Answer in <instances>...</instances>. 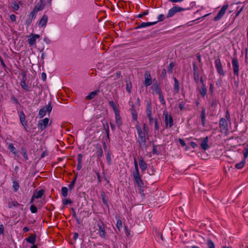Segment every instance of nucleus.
Instances as JSON below:
<instances>
[{
  "instance_id": "f257e3e1",
  "label": "nucleus",
  "mask_w": 248,
  "mask_h": 248,
  "mask_svg": "<svg viewBox=\"0 0 248 248\" xmlns=\"http://www.w3.org/2000/svg\"><path fill=\"white\" fill-rule=\"evenodd\" d=\"M93 231L91 229V232L98 231L99 236L103 238H106L107 232L105 231V227L104 223L100 220L95 221L93 224Z\"/></svg>"
},
{
  "instance_id": "f03ea898",
  "label": "nucleus",
  "mask_w": 248,
  "mask_h": 248,
  "mask_svg": "<svg viewBox=\"0 0 248 248\" xmlns=\"http://www.w3.org/2000/svg\"><path fill=\"white\" fill-rule=\"evenodd\" d=\"M136 128L137 130L138 134V142L140 144V147L143 150L146 147V135L147 134L146 132H143L139 124L136 125Z\"/></svg>"
},
{
  "instance_id": "7ed1b4c3",
  "label": "nucleus",
  "mask_w": 248,
  "mask_h": 248,
  "mask_svg": "<svg viewBox=\"0 0 248 248\" xmlns=\"http://www.w3.org/2000/svg\"><path fill=\"white\" fill-rule=\"evenodd\" d=\"M52 109V106H51V103H49L47 106H44L39 111V115L40 118L45 116L47 112L49 113L51 111Z\"/></svg>"
},
{
  "instance_id": "20e7f679",
  "label": "nucleus",
  "mask_w": 248,
  "mask_h": 248,
  "mask_svg": "<svg viewBox=\"0 0 248 248\" xmlns=\"http://www.w3.org/2000/svg\"><path fill=\"white\" fill-rule=\"evenodd\" d=\"M185 10V9L180 7L174 6L170 10H169L168 13L167 14V17L170 18L173 15H174V14H176V13L183 11Z\"/></svg>"
},
{
  "instance_id": "39448f33",
  "label": "nucleus",
  "mask_w": 248,
  "mask_h": 248,
  "mask_svg": "<svg viewBox=\"0 0 248 248\" xmlns=\"http://www.w3.org/2000/svg\"><path fill=\"white\" fill-rule=\"evenodd\" d=\"M215 65L218 73L222 76H224L225 74L222 67L221 62L219 59H217L215 60Z\"/></svg>"
},
{
  "instance_id": "423d86ee",
  "label": "nucleus",
  "mask_w": 248,
  "mask_h": 248,
  "mask_svg": "<svg viewBox=\"0 0 248 248\" xmlns=\"http://www.w3.org/2000/svg\"><path fill=\"white\" fill-rule=\"evenodd\" d=\"M163 115L165 118V124L166 126H169L170 127H171L173 124V121L172 117L170 115H168L167 111H164Z\"/></svg>"
},
{
  "instance_id": "0eeeda50",
  "label": "nucleus",
  "mask_w": 248,
  "mask_h": 248,
  "mask_svg": "<svg viewBox=\"0 0 248 248\" xmlns=\"http://www.w3.org/2000/svg\"><path fill=\"white\" fill-rule=\"evenodd\" d=\"M228 7V4H225L222 6V7L221 8V9L218 12L217 16L215 17L214 20L215 21H218L219 20L222 16L224 15L226 10L227 9Z\"/></svg>"
},
{
  "instance_id": "6e6552de",
  "label": "nucleus",
  "mask_w": 248,
  "mask_h": 248,
  "mask_svg": "<svg viewBox=\"0 0 248 248\" xmlns=\"http://www.w3.org/2000/svg\"><path fill=\"white\" fill-rule=\"evenodd\" d=\"M232 65L233 67V74L234 75L238 76L239 74V62L236 58H233L232 60Z\"/></svg>"
},
{
  "instance_id": "1a4fd4ad",
  "label": "nucleus",
  "mask_w": 248,
  "mask_h": 248,
  "mask_svg": "<svg viewBox=\"0 0 248 248\" xmlns=\"http://www.w3.org/2000/svg\"><path fill=\"white\" fill-rule=\"evenodd\" d=\"M219 127L221 132H226L228 131V124L225 118H221L220 120Z\"/></svg>"
},
{
  "instance_id": "9d476101",
  "label": "nucleus",
  "mask_w": 248,
  "mask_h": 248,
  "mask_svg": "<svg viewBox=\"0 0 248 248\" xmlns=\"http://www.w3.org/2000/svg\"><path fill=\"white\" fill-rule=\"evenodd\" d=\"M49 123V119L47 118H46L43 120H41L39 121L38 126L39 129L41 130H44Z\"/></svg>"
},
{
  "instance_id": "9b49d317",
  "label": "nucleus",
  "mask_w": 248,
  "mask_h": 248,
  "mask_svg": "<svg viewBox=\"0 0 248 248\" xmlns=\"http://www.w3.org/2000/svg\"><path fill=\"white\" fill-rule=\"evenodd\" d=\"M44 192L45 191L43 189H41V190H39L38 191H34L33 195H32L31 199V203H33L35 199H39V198H41L43 196V195H44Z\"/></svg>"
},
{
  "instance_id": "f8f14e48",
  "label": "nucleus",
  "mask_w": 248,
  "mask_h": 248,
  "mask_svg": "<svg viewBox=\"0 0 248 248\" xmlns=\"http://www.w3.org/2000/svg\"><path fill=\"white\" fill-rule=\"evenodd\" d=\"M200 82L202 84V86L199 88V90L201 95L204 97L206 94L207 90L202 77L200 78Z\"/></svg>"
},
{
  "instance_id": "ddd939ff",
  "label": "nucleus",
  "mask_w": 248,
  "mask_h": 248,
  "mask_svg": "<svg viewBox=\"0 0 248 248\" xmlns=\"http://www.w3.org/2000/svg\"><path fill=\"white\" fill-rule=\"evenodd\" d=\"M144 84L146 87L149 86L152 84V79L150 74L149 72H146L144 75Z\"/></svg>"
},
{
  "instance_id": "4468645a",
  "label": "nucleus",
  "mask_w": 248,
  "mask_h": 248,
  "mask_svg": "<svg viewBox=\"0 0 248 248\" xmlns=\"http://www.w3.org/2000/svg\"><path fill=\"white\" fill-rule=\"evenodd\" d=\"M39 34H31V37L28 39V43L30 46L35 45L36 40L40 38Z\"/></svg>"
},
{
  "instance_id": "2eb2a0df",
  "label": "nucleus",
  "mask_w": 248,
  "mask_h": 248,
  "mask_svg": "<svg viewBox=\"0 0 248 248\" xmlns=\"http://www.w3.org/2000/svg\"><path fill=\"white\" fill-rule=\"evenodd\" d=\"M19 119L21 124L26 129L27 127V122L25 121V115L23 111H20L19 113Z\"/></svg>"
},
{
  "instance_id": "dca6fc26",
  "label": "nucleus",
  "mask_w": 248,
  "mask_h": 248,
  "mask_svg": "<svg viewBox=\"0 0 248 248\" xmlns=\"http://www.w3.org/2000/svg\"><path fill=\"white\" fill-rule=\"evenodd\" d=\"M48 20L47 16L44 15L39 21L38 26L40 27H45Z\"/></svg>"
},
{
  "instance_id": "f3484780",
  "label": "nucleus",
  "mask_w": 248,
  "mask_h": 248,
  "mask_svg": "<svg viewBox=\"0 0 248 248\" xmlns=\"http://www.w3.org/2000/svg\"><path fill=\"white\" fill-rule=\"evenodd\" d=\"M45 6V3L43 2L42 0H40L34 7V10H35V11L38 12L39 11L42 10L44 9Z\"/></svg>"
},
{
  "instance_id": "a211bd4d",
  "label": "nucleus",
  "mask_w": 248,
  "mask_h": 248,
  "mask_svg": "<svg viewBox=\"0 0 248 248\" xmlns=\"http://www.w3.org/2000/svg\"><path fill=\"white\" fill-rule=\"evenodd\" d=\"M208 138L207 137H206L202 141V143H201V148L204 150H206L209 148V146L208 144Z\"/></svg>"
},
{
  "instance_id": "6ab92c4d",
  "label": "nucleus",
  "mask_w": 248,
  "mask_h": 248,
  "mask_svg": "<svg viewBox=\"0 0 248 248\" xmlns=\"http://www.w3.org/2000/svg\"><path fill=\"white\" fill-rule=\"evenodd\" d=\"M146 113L147 117L152 116V106L151 103L150 101H148L146 104Z\"/></svg>"
},
{
  "instance_id": "aec40b11",
  "label": "nucleus",
  "mask_w": 248,
  "mask_h": 248,
  "mask_svg": "<svg viewBox=\"0 0 248 248\" xmlns=\"http://www.w3.org/2000/svg\"><path fill=\"white\" fill-rule=\"evenodd\" d=\"M155 91H156V93L158 94L159 99L160 100V102L161 103V104L165 105V101L164 99V97L160 89L158 87H156L155 88Z\"/></svg>"
},
{
  "instance_id": "412c9836",
  "label": "nucleus",
  "mask_w": 248,
  "mask_h": 248,
  "mask_svg": "<svg viewBox=\"0 0 248 248\" xmlns=\"http://www.w3.org/2000/svg\"><path fill=\"white\" fill-rule=\"evenodd\" d=\"M174 84L173 86V92L174 94H177L179 92V83L178 79L174 78Z\"/></svg>"
},
{
  "instance_id": "4be33fe9",
  "label": "nucleus",
  "mask_w": 248,
  "mask_h": 248,
  "mask_svg": "<svg viewBox=\"0 0 248 248\" xmlns=\"http://www.w3.org/2000/svg\"><path fill=\"white\" fill-rule=\"evenodd\" d=\"M158 21L155 22H142L140 25H139L136 29H139L141 28H145L151 25H154Z\"/></svg>"
},
{
  "instance_id": "5701e85b",
  "label": "nucleus",
  "mask_w": 248,
  "mask_h": 248,
  "mask_svg": "<svg viewBox=\"0 0 248 248\" xmlns=\"http://www.w3.org/2000/svg\"><path fill=\"white\" fill-rule=\"evenodd\" d=\"M201 118L202 121V125L204 127L205 125V108H202V111L201 114Z\"/></svg>"
},
{
  "instance_id": "b1692460",
  "label": "nucleus",
  "mask_w": 248,
  "mask_h": 248,
  "mask_svg": "<svg viewBox=\"0 0 248 248\" xmlns=\"http://www.w3.org/2000/svg\"><path fill=\"white\" fill-rule=\"evenodd\" d=\"M25 240L28 243L34 245L35 242L36 235L34 234H32L30 237L26 238Z\"/></svg>"
},
{
  "instance_id": "393cba45",
  "label": "nucleus",
  "mask_w": 248,
  "mask_h": 248,
  "mask_svg": "<svg viewBox=\"0 0 248 248\" xmlns=\"http://www.w3.org/2000/svg\"><path fill=\"white\" fill-rule=\"evenodd\" d=\"M26 78H25V75H24V78H23L22 81L20 83V85L21 86L22 88L26 90V91H29V87L27 84L26 83Z\"/></svg>"
},
{
  "instance_id": "a878e982",
  "label": "nucleus",
  "mask_w": 248,
  "mask_h": 248,
  "mask_svg": "<svg viewBox=\"0 0 248 248\" xmlns=\"http://www.w3.org/2000/svg\"><path fill=\"white\" fill-rule=\"evenodd\" d=\"M98 91H95L90 93L86 97V99L87 100H91L95 97V96L97 94Z\"/></svg>"
},
{
  "instance_id": "bb28decb",
  "label": "nucleus",
  "mask_w": 248,
  "mask_h": 248,
  "mask_svg": "<svg viewBox=\"0 0 248 248\" xmlns=\"http://www.w3.org/2000/svg\"><path fill=\"white\" fill-rule=\"evenodd\" d=\"M72 187H70L69 189L67 187H62V194L64 197H66L68 196V191H70Z\"/></svg>"
},
{
  "instance_id": "cd10ccee",
  "label": "nucleus",
  "mask_w": 248,
  "mask_h": 248,
  "mask_svg": "<svg viewBox=\"0 0 248 248\" xmlns=\"http://www.w3.org/2000/svg\"><path fill=\"white\" fill-rule=\"evenodd\" d=\"M140 168L142 170H144L147 168V165L143 159H141L139 162Z\"/></svg>"
},
{
  "instance_id": "c85d7f7f",
  "label": "nucleus",
  "mask_w": 248,
  "mask_h": 248,
  "mask_svg": "<svg viewBox=\"0 0 248 248\" xmlns=\"http://www.w3.org/2000/svg\"><path fill=\"white\" fill-rule=\"evenodd\" d=\"M115 118H116V122L118 125H121V117L119 114V111H117L115 112Z\"/></svg>"
},
{
  "instance_id": "c756f323",
  "label": "nucleus",
  "mask_w": 248,
  "mask_h": 248,
  "mask_svg": "<svg viewBox=\"0 0 248 248\" xmlns=\"http://www.w3.org/2000/svg\"><path fill=\"white\" fill-rule=\"evenodd\" d=\"M134 175L135 180L137 185L139 186H140L142 184V182H141V179L140 178V175L138 174V175Z\"/></svg>"
},
{
  "instance_id": "7c9ffc66",
  "label": "nucleus",
  "mask_w": 248,
  "mask_h": 248,
  "mask_svg": "<svg viewBox=\"0 0 248 248\" xmlns=\"http://www.w3.org/2000/svg\"><path fill=\"white\" fill-rule=\"evenodd\" d=\"M8 148L11 152H12L15 155H16L17 153L16 150V148L14 146L13 144H12V143L9 144L8 145Z\"/></svg>"
},
{
  "instance_id": "2f4dec72",
  "label": "nucleus",
  "mask_w": 248,
  "mask_h": 248,
  "mask_svg": "<svg viewBox=\"0 0 248 248\" xmlns=\"http://www.w3.org/2000/svg\"><path fill=\"white\" fill-rule=\"evenodd\" d=\"M21 154L23 155L25 160L26 161L28 159V155L27 153V151H26V149L24 147H22L21 148Z\"/></svg>"
},
{
  "instance_id": "473e14b6",
  "label": "nucleus",
  "mask_w": 248,
  "mask_h": 248,
  "mask_svg": "<svg viewBox=\"0 0 248 248\" xmlns=\"http://www.w3.org/2000/svg\"><path fill=\"white\" fill-rule=\"evenodd\" d=\"M207 248H215V245L214 242L210 239H208L206 243Z\"/></svg>"
},
{
  "instance_id": "72a5a7b5",
  "label": "nucleus",
  "mask_w": 248,
  "mask_h": 248,
  "mask_svg": "<svg viewBox=\"0 0 248 248\" xmlns=\"http://www.w3.org/2000/svg\"><path fill=\"white\" fill-rule=\"evenodd\" d=\"M245 160H246V159H245L244 158V159L241 162H240L239 163L236 164V165H235L236 168H237L238 169L242 168L245 164Z\"/></svg>"
},
{
  "instance_id": "f704fd0d",
  "label": "nucleus",
  "mask_w": 248,
  "mask_h": 248,
  "mask_svg": "<svg viewBox=\"0 0 248 248\" xmlns=\"http://www.w3.org/2000/svg\"><path fill=\"white\" fill-rule=\"evenodd\" d=\"M244 155V158L246 159L248 156V145L245 146L244 150L243 151Z\"/></svg>"
},
{
  "instance_id": "c9c22d12",
  "label": "nucleus",
  "mask_w": 248,
  "mask_h": 248,
  "mask_svg": "<svg viewBox=\"0 0 248 248\" xmlns=\"http://www.w3.org/2000/svg\"><path fill=\"white\" fill-rule=\"evenodd\" d=\"M109 105L112 108L113 110L114 111V112H117L119 111L118 109L117 108L116 106L113 102V101H109Z\"/></svg>"
},
{
  "instance_id": "e433bc0d",
  "label": "nucleus",
  "mask_w": 248,
  "mask_h": 248,
  "mask_svg": "<svg viewBox=\"0 0 248 248\" xmlns=\"http://www.w3.org/2000/svg\"><path fill=\"white\" fill-rule=\"evenodd\" d=\"M19 205V203L15 201L11 202H9L8 203V207L9 208H12L13 207H17Z\"/></svg>"
},
{
  "instance_id": "4c0bfd02",
  "label": "nucleus",
  "mask_w": 248,
  "mask_h": 248,
  "mask_svg": "<svg viewBox=\"0 0 248 248\" xmlns=\"http://www.w3.org/2000/svg\"><path fill=\"white\" fill-rule=\"evenodd\" d=\"M132 88V85L130 81H126V90L130 93Z\"/></svg>"
},
{
  "instance_id": "58836bf2",
  "label": "nucleus",
  "mask_w": 248,
  "mask_h": 248,
  "mask_svg": "<svg viewBox=\"0 0 248 248\" xmlns=\"http://www.w3.org/2000/svg\"><path fill=\"white\" fill-rule=\"evenodd\" d=\"M194 79L197 83H198L199 81H200L199 72L194 73Z\"/></svg>"
},
{
  "instance_id": "ea45409f",
  "label": "nucleus",
  "mask_w": 248,
  "mask_h": 248,
  "mask_svg": "<svg viewBox=\"0 0 248 248\" xmlns=\"http://www.w3.org/2000/svg\"><path fill=\"white\" fill-rule=\"evenodd\" d=\"M101 196L102 197V201L103 203L108 206V199L106 197L104 192L101 193Z\"/></svg>"
},
{
  "instance_id": "a19ab883",
  "label": "nucleus",
  "mask_w": 248,
  "mask_h": 248,
  "mask_svg": "<svg viewBox=\"0 0 248 248\" xmlns=\"http://www.w3.org/2000/svg\"><path fill=\"white\" fill-rule=\"evenodd\" d=\"M12 7L15 10H17L19 8V6L16 1H14L12 3Z\"/></svg>"
},
{
  "instance_id": "79ce46f5",
  "label": "nucleus",
  "mask_w": 248,
  "mask_h": 248,
  "mask_svg": "<svg viewBox=\"0 0 248 248\" xmlns=\"http://www.w3.org/2000/svg\"><path fill=\"white\" fill-rule=\"evenodd\" d=\"M155 131H158L159 128V123L156 118L155 119Z\"/></svg>"
},
{
  "instance_id": "37998d69",
  "label": "nucleus",
  "mask_w": 248,
  "mask_h": 248,
  "mask_svg": "<svg viewBox=\"0 0 248 248\" xmlns=\"http://www.w3.org/2000/svg\"><path fill=\"white\" fill-rule=\"evenodd\" d=\"M116 226L119 230L122 227V222L119 218L117 219Z\"/></svg>"
},
{
  "instance_id": "c03bdc74",
  "label": "nucleus",
  "mask_w": 248,
  "mask_h": 248,
  "mask_svg": "<svg viewBox=\"0 0 248 248\" xmlns=\"http://www.w3.org/2000/svg\"><path fill=\"white\" fill-rule=\"evenodd\" d=\"M72 201L69 199H65L62 200V203L64 205L70 204L72 203Z\"/></svg>"
},
{
  "instance_id": "a18cd8bd",
  "label": "nucleus",
  "mask_w": 248,
  "mask_h": 248,
  "mask_svg": "<svg viewBox=\"0 0 248 248\" xmlns=\"http://www.w3.org/2000/svg\"><path fill=\"white\" fill-rule=\"evenodd\" d=\"M174 66V64H173V63H172V62L170 63L168 67V68H167L168 71L169 72L171 73L172 70Z\"/></svg>"
},
{
  "instance_id": "49530a36",
  "label": "nucleus",
  "mask_w": 248,
  "mask_h": 248,
  "mask_svg": "<svg viewBox=\"0 0 248 248\" xmlns=\"http://www.w3.org/2000/svg\"><path fill=\"white\" fill-rule=\"evenodd\" d=\"M30 210H31V213H35L37 211L36 207L33 204H32L31 206Z\"/></svg>"
},
{
  "instance_id": "de8ad7c7",
  "label": "nucleus",
  "mask_w": 248,
  "mask_h": 248,
  "mask_svg": "<svg viewBox=\"0 0 248 248\" xmlns=\"http://www.w3.org/2000/svg\"><path fill=\"white\" fill-rule=\"evenodd\" d=\"M132 119L134 121H136L137 119V113L135 110H132Z\"/></svg>"
},
{
  "instance_id": "09e8293b",
  "label": "nucleus",
  "mask_w": 248,
  "mask_h": 248,
  "mask_svg": "<svg viewBox=\"0 0 248 248\" xmlns=\"http://www.w3.org/2000/svg\"><path fill=\"white\" fill-rule=\"evenodd\" d=\"M104 128H105V130H106V133L107 134V138L108 139L109 138V127H108V124H107L106 126L104 125Z\"/></svg>"
},
{
  "instance_id": "8fccbe9b",
  "label": "nucleus",
  "mask_w": 248,
  "mask_h": 248,
  "mask_svg": "<svg viewBox=\"0 0 248 248\" xmlns=\"http://www.w3.org/2000/svg\"><path fill=\"white\" fill-rule=\"evenodd\" d=\"M37 12L36 11H35V10L33 9V11H32L30 14V16L31 17V18H34L36 15H35V13H36Z\"/></svg>"
},
{
  "instance_id": "3c124183",
  "label": "nucleus",
  "mask_w": 248,
  "mask_h": 248,
  "mask_svg": "<svg viewBox=\"0 0 248 248\" xmlns=\"http://www.w3.org/2000/svg\"><path fill=\"white\" fill-rule=\"evenodd\" d=\"M193 73H197L198 72V68L196 66L195 62L193 63Z\"/></svg>"
},
{
  "instance_id": "603ef678",
  "label": "nucleus",
  "mask_w": 248,
  "mask_h": 248,
  "mask_svg": "<svg viewBox=\"0 0 248 248\" xmlns=\"http://www.w3.org/2000/svg\"><path fill=\"white\" fill-rule=\"evenodd\" d=\"M148 14V11L147 10L145 12L141 13V14H139L138 16V17H139V18H141L143 16H145V15H147V14Z\"/></svg>"
},
{
  "instance_id": "864d4df0",
  "label": "nucleus",
  "mask_w": 248,
  "mask_h": 248,
  "mask_svg": "<svg viewBox=\"0 0 248 248\" xmlns=\"http://www.w3.org/2000/svg\"><path fill=\"white\" fill-rule=\"evenodd\" d=\"M147 118L149 119V124H152L154 122L155 123V119H154L153 117H152V116H149V117H147Z\"/></svg>"
},
{
  "instance_id": "5fc2aeb1",
  "label": "nucleus",
  "mask_w": 248,
  "mask_h": 248,
  "mask_svg": "<svg viewBox=\"0 0 248 248\" xmlns=\"http://www.w3.org/2000/svg\"><path fill=\"white\" fill-rule=\"evenodd\" d=\"M124 231L125 234L127 236H129L130 234V231L128 230V227L127 226L124 227Z\"/></svg>"
},
{
  "instance_id": "6e6d98bb",
  "label": "nucleus",
  "mask_w": 248,
  "mask_h": 248,
  "mask_svg": "<svg viewBox=\"0 0 248 248\" xmlns=\"http://www.w3.org/2000/svg\"><path fill=\"white\" fill-rule=\"evenodd\" d=\"M138 174H139L138 166H137V167H135V170L133 171V175H138Z\"/></svg>"
},
{
  "instance_id": "4d7b16f0",
  "label": "nucleus",
  "mask_w": 248,
  "mask_h": 248,
  "mask_svg": "<svg viewBox=\"0 0 248 248\" xmlns=\"http://www.w3.org/2000/svg\"><path fill=\"white\" fill-rule=\"evenodd\" d=\"M165 19L164 16L163 15L161 14L158 17V21H163Z\"/></svg>"
},
{
  "instance_id": "13d9d810",
  "label": "nucleus",
  "mask_w": 248,
  "mask_h": 248,
  "mask_svg": "<svg viewBox=\"0 0 248 248\" xmlns=\"http://www.w3.org/2000/svg\"><path fill=\"white\" fill-rule=\"evenodd\" d=\"M143 128L144 130V132H146V134H148V128L147 124H143Z\"/></svg>"
},
{
  "instance_id": "bf43d9fd",
  "label": "nucleus",
  "mask_w": 248,
  "mask_h": 248,
  "mask_svg": "<svg viewBox=\"0 0 248 248\" xmlns=\"http://www.w3.org/2000/svg\"><path fill=\"white\" fill-rule=\"evenodd\" d=\"M10 18L12 21H15L16 20V16L15 15H11Z\"/></svg>"
},
{
  "instance_id": "052dcab7",
  "label": "nucleus",
  "mask_w": 248,
  "mask_h": 248,
  "mask_svg": "<svg viewBox=\"0 0 248 248\" xmlns=\"http://www.w3.org/2000/svg\"><path fill=\"white\" fill-rule=\"evenodd\" d=\"M41 77H42V79L44 81H46V75L45 73H43L42 74Z\"/></svg>"
},
{
  "instance_id": "680f3d73",
  "label": "nucleus",
  "mask_w": 248,
  "mask_h": 248,
  "mask_svg": "<svg viewBox=\"0 0 248 248\" xmlns=\"http://www.w3.org/2000/svg\"><path fill=\"white\" fill-rule=\"evenodd\" d=\"M179 142H180V144L182 145V146H186V143L183 140L180 139Z\"/></svg>"
},
{
  "instance_id": "e2e57ef3",
  "label": "nucleus",
  "mask_w": 248,
  "mask_h": 248,
  "mask_svg": "<svg viewBox=\"0 0 248 248\" xmlns=\"http://www.w3.org/2000/svg\"><path fill=\"white\" fill-rule=\"evenodd\" d=\"M190 145L193 148H195L197 147V144L193 141H191L190 142Z\"/></svg>"
},
{
  "instance_id": "0e129e2a",
  "label": "nucleus",
  "mask_w": 248,
  "mask_h": 248,
  "mask_svg": "<svg viewBox=\"0 0 248 248\" xmlns=\"http://www.w3.org/2000/svg\"><path fill=\"white\" fill-rule=\"evenodd\" d=\"M4 232V228L2 225H0V234H2Z\"/></svg>"
},
{
  "instance_id": "69168bd1",
  "label": "nucleus",
  "mask_w": 248,
  "mask_h": 248,
  "mask_svg": "<svg viewBox=\"0 0 248 248\" xmlns=\"http://www.w3.org/2000/svg\"><path fill=\"white\" fill-rule=\"evenodd\" d=\"M214 90V86L212 84H210V88H209V91L212 93Z\"/></svg>"
},
{
  "instance_id": "338daca9",
  "label": "nucleus",
  "mask_w": 248,
  "mask_h": 248,
  "mask_svg": "<svg viewBox=\"0 0 248 248\" xmlns=\"http://www.w3.org/2000/svg\"><path fill=\"white\" fill-rule=\"evenodd\" d=\"M107 159L108 162H110L111 160V156L109 153H108Z\"/></svg>"
},
{
  "instance_id": "774afa93",
  "label": "nucleus",
  "mask_w": 248,
  "mask_h": 248,
  "mask_svg": "<svg viewBox=\"0 0 248 248\" xmlns=\"http://www.w3.org/2000/svg\"><path fill=\"white\" fill-rule=\"evenodd\" d=\"M98 155H99L100 156H102V155H103V151H102V150L101 149H100L98 151Z\"/></svg>"
}]
</instances>
